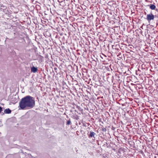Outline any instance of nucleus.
<instances>
[{"label": "nucleus", "instance_id": "7ed1b4c3", "mask_svg": "<svg viewBox=\"0 0 158 158\" xmlns=\"http://www.w3.org/2000/svg\"><path fill=\"white\" fill-rule=\"evenodd\" d=\"M41 23H40V24L42 25L44 27H45V26H47V22L46 21L41 20Z\"/></svg>", "mask_w": 158, "mask_h": 158}, {"label": "nucleus", "instance_id": "9b49d317", "mask_svg": "<svg viewBox=\"0 0 158 158\" xmlns=\"http://www.w3.org/2000/svg\"><path fill=\"white\" fill-rule=\"evenodd\" d=\"M77 108H78L79 109V108H80V107H79V106H77Z\"/></svg>", "mask_w": 158, "mask_h": 158}, {"label": "nucleus", "instance_id": "9d476101", "mask_svg": "<svg viewBox=\"0 0 158 158\" xmlns=\"http://www.w3.org/2000/svg\"><path fill=\"white\" fill-rule=\"evenodd\" d=\"M106 129L105 128H103L102 129V131H106Z\"/></svg>", "mask_w": 158, "mask_h": 158}, {"label": "nucleus", "instance_id": "f03ea898", "mask_svg": "<svg viewBox=\"0 0 158 158\" xmlns=\"http://www.w3.org/2000/svg\"><path fill=\"white\" fill-rule=\"evenodd\" d=\"M155 18V16L152 14L151 13L147 15L146 19L149 23H150L151 20H154Z\"/></svg>", "mask_w": 158, "mask_h": 158}, {"label": "nucleus", "instance_id": "6e6552de", "mask_svg": "<svg viewBox=\"0 0 158 158\" xmlns=\"http://www.w3.org/2000/svg\"><path fill=\"white\" fill-rule=\"evenodd\" d=\"M71 123V121L70 120L67 121V122L66 124L68 125H70Z\"/></svg>", "mask_w": 158, "mask_h": 158}, {"label": "nucleus", "instance_id": "f257e3e1", "mask_svg": "<svg viewBox=\"0 0 158 158\" xmlns=\"http://www.w3.org/2000/svg\"><path fill=\"white\" fill-rule=\"evenodd\" d=\"M35 105L34 98L30 96H27L23 98L19 102V105L22 109L26 108H32Z\"/></svg>", "mask_w": 158, "mask_h": 158}, {"label": "nucleus", "instance_id": "1a4fd4ad", "mask_svg": "<svg viewBox=\"0 0 158 158\" xmlns=\"http://www.w3.org/2000/svg\"><path fill=\"white\" fill-rule=\"evenodd\" d=\"M2 110V108L0 106V113Z\"/></svg>", "mask_w": 158, "mask_h": 158}, {"label": "nucleus", "instance_id": "f8f14e48", "mask_svg": "<svg viewBox=\"0 0 158 158\" xmlns=\"http://www.w3.org/2000/svg\"><path fill=\"white\" fill-rule=\"evenodd\" d=\"M2 115H3V114H4V113H2Z\"/></svg>", "mask_w": 158, "mask_h": 158}, {"label": "nucleus", "instance_id": "423d86ee", "mask_svg": "<svg viewBox=\"0 0 158 158\" xmlns=\"http://www.w3.org/2000/svg\"><path fill=\"white\" fill-rule=\"evenodd\" d=\"M148 6H150V8L152 10H155L156 8V6L152 4H151Z\"/></svg>", "mask_w": 158, "mask_h": 158}, {"label": "nucleus", "instance_id": "ddd939ff", "mask_svg": "<svg viewBox=\"0 0 158 158\" xmlns=\"http://www.w3.org/2000/svg\"><path fill=\"white\" fill-rule=\"evenodd\" d=\"M37 98L38 99V100H39V99H38V97H37Z\"/></svg>", "mask_w": 158, "mask_h": 158}, {"label": "nucleus", "instance_id": "39448f33", "mask_svg": "<svg viewBox=\"0 0 158 158\" xmlns=\"http://www.w3.org/2000/svg\"><path fill=\"white\" fill-rule=\"evenodd\" d=\"M11 111L9 108L6 109L4 111V113L5 114H9L11 113Z\"/></svg>", "mask_w": 158, "mask_h": 158}, {"label": "nucleus", "instance_id": "20e7f679", "mask_svg": "<svg viewBox=\"0 0 158 158\" xmlns=\"http://www.w3.org/2000/svg\"><path fill=\"white\" fill-rule=\"evenodd\" d=\"M95 133L94 132L90 131L89 135H88L89 137V138H92L93 137L95 138L94 135H95Z\"/></svg>", "mask_w": 158, "mask_h": 158}, {"label": "nucleus", "instance_id": "0eeeda50", "mask_svg": "<svg viewBox=\"0 0 158 158\" xmlns=\"http://www.w3.org/2000/svg\"><path fill=\"white\" fill-rule=\"evenodd\" d=\"M37 70V69L34 67L31 68V71L33 73H35Z\"/></svg>", "mask_w": 158, "mask_h": 158}]
</instances>
